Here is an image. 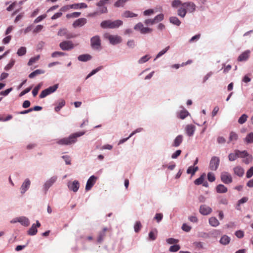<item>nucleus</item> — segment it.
<instances>
[{"label": "nucleus", "instance_id": "obj_1", "mask_svg": "<svg viewBox=\"0 0 253 253\" xmlns=\"http://www.w3.org/2000/svg\"><path fill=\"white\" fill-rule=\"evenodd\" d=\"M84 132H77L71 134L68 137H64L58 140L57 143L61 145H69L75 143L77 138L83 135Z\"/></svg>", "mask_w": 253, "mask_h": 253}, {"label": "nucleus", "instance_id": "obj_2", "mask_svg": "<svg viewBox=\"0 0 253 253\" xmlns=\"http://www.w3.org/2000/svg\"><path fill=\"white\" fill-rule=\"evenodd\" d=\"M123 24V22L121 20H116L113 21L108 20L103 21L100 24V26L103 29H115L122 26Z\"/></svg>", "mask_w": 253, "mask_h": 253}, {"label": "nucleus", "instance_id": "obj_3", "mask_svg": "<svg viewBox=\"0 0 253 253\" xmlns=\"http://www.w3.org/2000/svg\"><path fill=\"white\" fill-rule=\"evenodd\" d=\"M58 87V84H54L53 86H50L47 88L42 90L40 93L39 97L40 98H43L50 94L51 93L55 92Z\"/></svg>", "mask_w": 253, "mask_h": 253}, {"label": "nucleus", "instance_id": "obj_4", "mask_svg": "<svg viewBox=\"0 0 253 253\" xmlns=\"http://www.w3.org/2000/svg\"><path fill=\"white\" fill-rule=\"evenodd\" d=\"M91 46L93 49H99L101 47V40L98 36H95L90 39Z\"/></svg>", "mask_w": 253, "mask_h": 253}, {"label": "nucleus", "instance_id": "obj_5", "mask_svg": "<svg viewBox=\"0 0 253 253\" xmlns=\"http://www.w3.org/2000/svg\"><path fill=\"white\" fill-rule=\"evenodd\" d=\"M60 48L63 50H70L74 48V44L70 41H64L59 44Z\"/></svg>", "mask_w": 253, "mask_h": 253}, {"label": "nucleus", "instance_id": "obj_6", "mask_svg": "<svg viewBox=\"0 0 253 253\" xmlns=\"http://www.w3.org/2000/svg\"><path fill=\"white\" fill-rule=\"evenodd\" d=\"M104 37L110 41V43L113 44L120 43L122 41L121 38L118 36H113L108 34H105Z\"/></svg>", "mask_w": 253, "mask_h": 253}, {"label": "nucleus", "instance_id": "obj_7", "mask_svg": "<svg viewBox=\"0 0 253 253\" xmlns=\"http://www.w3.org/2000/svg\"><path fill=\"white\" fill-rule=\"evenodd\" d=\"M219 162L218 157L215 156L212 157L210 163V169L212 170H216L218 167Z\"/></svg>", "mask_w": 253, "mask_h": 253}, {"label": "nucleus", "instance_id": "obj_8", "mask_svg": "<svg viewBox=\"0 0 253 253\" xmlns=\"http://www.w3.org/2000/svg\"><path fill=\"white\" fill-rule=\"evenodd\" d=\"M220 178L221 181L225 184H228L232 182V177L231 174L227 172H222L221 173Z\"/></svg>", "mask_w": 253, "mask_h": 253}, {"label": "nucleus", "instance_id": "obj_9", "mask_svg": "<svg viewBox=\"0 0 253 253\" xmlns=\"http://www.w3.org/2000/svg\"><path fill=\"white\" fill-rule=\"evenodd\" d=\"M97 178L94 175L91 176L87 180L86 184L85 186V190L86 191L89 190L94 184L95 183Z\"/></svg>", "mask_w": 253, "mask_h": 253}, {"label": "nucleus", "instance_id": "obj_10", "mask_svg": "<svg viewBox=\"0 0 253 253\" xmlns=\"http://www.w3.org/2000/svg\"><path fill=\"white\" fill-rule=\"evenodd\" d=\"M199 211L203 215H208L211 212L212 209L206 205H203L200 206Z\"/></svg>", "mask_w": 253, "mask_h": 253}, {"label": "nucleus", "instance_id": "obj_11", "mask_svg": "<svg viewBox=\"0 0 253 253\" xmlns=\"http://www.w3.org/2000/svg\"><path fill=\"white\" fill-rule=\"evenodd\" d=\"M183 6L186 7L187 12H193L196 9V5L193 2H186L183 3Z\"/></svg>", "mask_w": 253, "mask_h": 253}, {"label": "nucleus", "instance_id": "obj_12", "mask_svg": "<svg viewBox=\"0 0 253 253\" xmlns=\"http://www.w3.org/2000/svg\"><path fill=\"white\" fill-rule=\"evenodd\" d=\"M31 185V181L27 178L25 180L24 182L22 183L20 187V192L22 194L25 193V192L28 189Z\"/></svg>", "mask_w": 253, "mask_h": 253}, {"label": "nucleus", "instance_id": "obj_13", "mask_svg": "<svg viewBox=\"0 0 253 253\" xmlns=\"http://www.w3.org/2000/svg\"><path fill=\"white\" fill-rule=\"evenodd\" d=\"M57 179V176H54L51 177L49 179L47 180L44 185V188L46 191H47L50 186H51L53 183L55 182Z\"/></svg>", "mask_w": 253, "mask_h": 253}, {"label": "nucleus", "instance_id": "obj_14", "mask_svg": "<svg viewBox=\"0 0 253 253\" xmlns=\"http://www.w3.org/2000/svg\"><path fill=\"white\" fill-rule=\"evenodd\" d=\"M79 186L80 183L77 180H75L72 183H70L68 184L69 189L71 190H72L74 192H76L78 190Z\"/></svg>", "mask_w": 253, "mask_h": 253}, {"label": "nucleus", "instance_id": "obj_15", "mask_svg": "<svg viewBox=\"0 0 253 253\" xmlns=\"http://www.w3.org/2000/svg\"><path fill=\"white\" fill-rule=\"evenodd\" d=\"M107 231H109V229H108L107 227H104L103 230L100 231L99 234L97 237V242L98 243H101L102 241L103 240L104 237L106 236V232Z\"/></svg>", "mask_w": 253, "mask_h": 253}, {"label": "nucleus", "instance_id": "obj_16", "mask_svg": "<svg viewBox=\"0 0 253 253\" xmlns=\"http://www.w3.org/2000/svg\"><path fill=\"white\" fill-rule=\"evenodd\" d=\"M86 23L85 18H82L76 20L73 24L74 27H81Z\"/></svg>", "mask_w": 253, "mask_h": 253}, {"label": "nucleus", "instance_id": "obj_17", "mask_svg": "<svg viewBox=\"0 0 253 253\" xmlns=\"http://www.w3.org/2000/svg\"><path fill=\"white\" fill-rule=\"evenodd\" d=\"M250 51L247 50L242 53L238 58V61L240 62L246 61L249 57Z\"/></svg>", "mask_w": 253, "mask_h": 253}, {"label": "nucleus", "instance_id": "obj_18", "mask_svg": "<svg viewBox=\"0 0 253 253\" xmlns=\"http://www.w3.org/2000/svg\"><path fill=\"white\" fill-rule=\"evenodd\" d=\"M234 173L239 177H242L244 174V169L240 166L235 167L234 169Z\"/></svg>", "mask_w": 253, "mask_h": 253}, {"label": "nucleus", "instance_id": "obj_19", "mask_svg": "<svg viewBox=\"0 0 253 253\" xmlns=\"http://www.w3.org/2000/svg\"><path fill=\"white\" fill-rule=\"evenodd\" d=\"M183 141V136L181 135H179L174 139L173 142L172 144L173 147H178Z\"/></svg>", "mask_w": 253, "mask_h": 253}, {"label": "nucleus", "instance_id": "obj_20", "mask_svg": "<svg viewBox=\"0 0 253 253\" xmlns=\"http://www.w3.org/2000/svg\"><path fill=\"white\" fill-rule=\"evenodd\" d=\"M187 13L186 7L183 6V3L181 4V7L177 10V14L183 18L185 17Z\"/></svg>", "mask_w": 253, "mask_h": 253}, {"label": "nucleus", "instance_id": "obj_21", "mask_svg": "<svg viewBox=\"0 0 253 253\" xmlns=\"http://www.w3.org/2000/svg\"><path fill=\"white\" fill-rule=\"evenodd\" d=\"M137 16V14L129 10H126L122 13V17L124 18H133Z\"/></svg>", "mask_w": 253, "mask_h": 253}, {"label": "nucleus", "instance_id": "obj_22", "mask_svg": "<svg viewBox=\"0 0 253 253\" xmlns=\"http://www.w3.org/2000/svg\"><path fill=\"white\" fill-rule=\"evenodd\" d=\"M216 191L218 193H225L227 192V188L223 184H219L216 187Z\"/></svg>", "mask_w": 253, "mask_h": 253}, {"label": "nucleus", "instance_id": "obj_23", "mask_svg": "<svg viewBox=\"0 0 253 253\" xmlns=\"http://www.w3.org/2000/svg\"><path fill=\"white\" fill-rule=\"evenodd\" d=\"M186 132L189 136H192L195 131V126L192 125H188L186 127Z\"/></svg>", "mask_w": 253, "mask_h": 253}, {"label": "nucleus", "instance_id": "obj_24", "mask_svg": "<svg viewBox=\"0 0 253 253\" xmlns=\"http://www.w3.org/2000/svg\"><path fill=\"white\" fill-rule=\"evenodd\" d=\"M209 224L213 227H216L219 225V222L215 217H211L209 220Z\"/></svg>", "mask_w": 253, "mask_h": 253}, {"label": "nucleus", "instance_id": "obj_25", "mask_svg": "<svg viewBox=\"0 0 253 253\" xmlns=\"http://www.w3.org/2000/svg\"><path fill=\"white\" fill-rule=\"evenodd\" d=\"M44 71L41 69H37L29 75V78H34L36 76L44 73Z\"/></svg>", "mask_w": 253, "mask_h": 253}, {"label": "nucleus", "instance_id": "obj_26", "mask_svg": "<svg viewBox=\"0 0 253 253\" xmlns=\"http://www.w3.org/2000/svg\"><path fill=\"white\" fill-rule=\"evenodd\" d=\"M70 8L73 9L86 8L87 5L85 3H75L70 5Z\"/></svg>", "mask_w": 253, "mask_h": 253}, {"label": "nucleus", "instance_id": "obj_27", "mask_svg": "<svg viewBox=\"0 0 253 253\" xmlns=\"http://www.w3.org/2000/svg\"><path fill=\"white\" fill-rule=\"evenodd\" d=\"M91 56L89 54H82L78 56V59L79 61L85 62L91 59Z\"/></svg>", "mask_w": 253, "mask_h": 253}, {"label": "nucleus", "instance_id": "obj_28", "mask_svg": "<svg viewBox=\"0 0 253 253\" xmlns=\"http://www.w3.org/2000/svg\"><path fill=\"white\" fill-rule=\"evenodd\" d=\"M18 221L25 226H28L30 224L29 220L25 217H21L18 218Z\"/></svg>", "mask_w": 253, "mask_h": 253}, {"label": "nucleus", "instance_id": "obj_29", "mask_svg": "<svg viewBox=\"0 0 253 253\" xmlns=\"http://www.w3.org/2000/svg\"><path fill=\"white\" fill-rule=\"evenodd\" d=\"M230 238L227 235H223L220 240V244L226 245L229 243Z\"/></svg>", "mask_w": 253, "mask_h": 253}, {"label": "nucleus", "instance_id": "obj_30", "mask_svg": "<svg viewBox=\"0 0 253 253\" xmlns=\"http://www.w3.org/2000/svg\"><path fill=\"white\" fill-rule=\"evenodd\" d=\"M158 231L156 229H154L150 232L149 233V239L150 240L154 241L156 239Z\"/></svg>", "mask_w": 253, "mask_h": 253}, {"label": "nucleus", "instance_id": "obj_31", "mask_svg": "<svg viewBox=\"0 0 253 253\" xmlns=\"http://www.w3.org/2000/svg\"><path fill=\"white\" fill-rule=\"evenodd\" d=\"M65 100L63 99H60L58 101L57 106L55 107V111L56 112H58L61 109V108L65 105Z\"/></svg>", "mask_w": 253, "mask_h": 253}, {"label": "nucleus", "instance_id": "obj_32", "mask_svg": "<svg viewBox=\"0 0 253 253\" xmlns=\"http://www.w3.org/2000/svg\"><path fill=\"white\" fill-rule=\"evenodd\" d=\"M37 229L36 225L33 224L30 229L29 230L28 233L30 235H35L37 233Z\"/></svg>", "mask_w": 253, "mask_h": 253}, {"label": "nucleus", "instance_id": "obj_33", "mask_svg": "<svg viewBox=\"0 0 253 253\" xmlns=\"http://www.w3.org/2000/svg\"><path fill=\"white\" fill-rule=\"evenodd\" d=\"M170 22L176 26H179L181 24L180 21L176 17H171L169 18Z\"/></svg>", "mask_w": 253, "mask_h": 253}, {"label": "nucleus", "instance_id": "obj_34", "mask_svg": "<svg viewBox=\"0 0 253 253\" xmlns=\"http://www.w3.org/2000/svg\"><path fill=\"white\" fill-rule=\"evenodd\" d=\"M245 141L248 144L253 143V132H251L247 135Z\"/></svg>", "mask_w": 253, "mask_h": 253}, {"label": "nucleus", "instance_id": "obj_35", "mask_svg": "<svg viewBox=\"0 0 253 253\" xmlns=\"http://www.w3.org/2000/svg\"><path fill=\"white\" fill-rule=\"evenodd\" d=\"M189 115L188 112L185 109H183L180 111L178 115V117L181 119H185Z\"/></svg>", "mask_w": 253, "mask_h": 253}, {"label": "nucleus", "instance_id": "obj_36", "mask_svg": "<svg viewBox=\"0 0 253 253\" xmlns=\"http://www.w3.org/2000/svg\"><path fill=\"white\" fill-rule=\"evenodd\" d=\"M40 58V56L39 55H38L35 57L31 58L30 59L29 62H28V66L32 65L34 63H35L37 61H38L39 60Z\"/></svg>", "mask_w": 253, "mask_h": 253}, {"label": "nucleus", "instance_id": "obj_37", "mask_svg": "<svg viewBox=\"0 0 253 253\" xmlns=\"http://www.w3.org/2000/svg\"><path fill=\"white\" fill-rule=\"evenodd\" d=\"M42 85V83H40L33 89L32 94L34 97L38 94L39 90L40 89Z\"/></svg>", "mask_w": 253, "mask_h": 253}, {"label": "nucleus", "instance_id": "obj_38", "mask_svg": "<svg viewBox=\"0 0 253 253\" xmlns=\"http://www.w3.org/2000/svg\"><path fill=\"white\" fill-rule=\"evenodd\" d=\"M198 167H194L193 166H190L187 169V173L188 174H191L192 175H194L196 171L198 170Z\"/></svg>", "mask_w": 253, "mask_h": 253}, {"label": "nucleus", "instance_id": "obj_39", "mask_svg": "<svg viewBox=\"0 0 253 253\" xmlns=\"http://www.w3.org/2000/svg\"><path fill=\"white\" fill-rule=\"evenodd\" d=\"M236 152L238 155V158H245L246 156H248V152L246 151H240L239 150H236Z\"/></svg>", "mask_w": 253, "mask_h": 253}, {"label": "nucleus", "instance_id": "obj_40", "mask_svg": "<svg viewBox=\"0 0 253 253\" xmlns=\"http://www.w3.org/2000/svg\"><path fill=\"white\" fill-rule=\"evenodd\" d=\"M205 179V174L202 175L199 178L196 179L194 181V183L196 185H200L201 184H203V182L204 181Z\"/></svg>", "mask_w": 253, "mask_h": 253}, {"label": "nucleus", "instance_id": "obj_41", "mask_svg": "<svg viewBox=\"0 0 253 253\" xmlns=\"http://www.w3.org/2000/svg\"><path fill=\"white\" fill-rule=\"evenodd\" d=\"M248 118V116L244 114H243L239 119L238 120V123L240 124H243L244 123H245L247 120V118Z\"/></svg>", "mask_w": 253, "mask_h": 253}, {"label": "nucleus", "instance_id": "obj_42", "mask_svg": "<svg viewBox=\"0 0 253 253\" xmlns=\"http://www.w3.org/2000/svg\"><path fill=\"white\" fill-rule=\"evenodd\" d=\"M238 158L236 150L234 153H230L228 156L229 160L230 161H235Z\"/></svg>", "mask_w": 253, "mask_h": 253}, {"label": "nucleus", "instance_id": "obj_43", "mask_svg": "<svg viewBox=\"0 0 253 253\" xmlns=\"http://www.w3.org/2000/svg\"><path fill=\"white\" fill-rule=\"evenodd\" d=\"M26 53V48L24 46L21 47L20 48L18 49L17 54L18 55V56H23L25 55Z\"/></svg>", "mask_w": 253, "mask_h": 253}, {"label": "nucleus", "instance_id": "obj_44", "mask_svg": "<svg viewBox=\"0 0 253 253\" xmlns=\"http://www.w3.org/2000/svg\"><path fill=\"white\" fill-rule=\"evenodd\" d=\"M68 32L67 29L63 28L59 30L58 32V35L59 36H66L67 33Z\"/></svg>", "mask_w": 253, "mask_h": 253}, {"label": "nucleus", "instance_id": "obj_45", "mask_svg": "<svg viewBox=\"0 0 253 253\" xmlns=\"http://www.w3.org/2000/svg\"><path fill=\"white\" fill-rule=\"evenodd\" d=\"M238 136L237 134H236L234 132H231L230 134L229 141L237 140L238 139Z\"/></svg>", "mask_w": 253, "mask_h": 253}, {"label": "nucleus", "instance_id": "obj_46", "mask_svg": "<svg viewBox=\"0 0 253 253\" xmlns=\"http://www.w3.org/2000/svg\"><path fill=\"white\" fill-rule=\"evenodd\" d=\"M245 159L243 160V162L246 164H249V163H251L253 160V157L251 155H250L249 154H248V156H246Z\"/></svg>", "mask_w": 253, "mask_h": 253}, {"label": "nucleus", "instance_id": "obj_47", "mask_svg": "<svg viewBox=\"0 0 253 253\" xmlns=\"http://www.w3.org/2000/svg\"><path fill=\"white\" fill-rule=\"evenodd\" d=\"M142 227L140 221H137L134 226V229L135 232L137 233L138 232L141 228Z\"/></svg>", "mask_w": 253, "mask_h": 253}, {"label": "nucleus", "instance_id": "obj_48", "mask_svg": "<svg viewBox=\"0 0 253 253\" xmlns=\"http://www.w3.org/2000/svg\"><path fill=\"white\" fill-rule=\"evenodd\" d=\"M66 55V53L60 51H55L51 54V57L53 58L57 57V56H62Z\"/></svg>", "mask_w": 253, "mask_h": 253}, {"label": "nucleus", "instance_id": "obj_49", "mask_svg": "<svg viewBox=\"0 0 253 253\" xmlns=\"http://www.w3.org/2000/svg\"><path fill=\"white\" fill-rule=\"evenodd\" d=\"M15 63V60L14 59H11L9 63L4 67V70L8 71L10 70L14 65Z\"/></svg>", "mask_w": 253, "mask_h": 253}, {"label": "nucleus", "instance_id": "obj_50", "mask_svg": "<svg viewBox=\"0 0 253 253\" xmlns=\"http://www.w3.org/2000/svg\"><path fill=\"white\" fill-rule=\"evenodd\" d=\"M169 46H168L165 48L160 51L156 56V59L159 58L163 55H164L167 51L169 49Z\"/></svg>", "mask_w": 253, "mask_h": 253}, {"label": "nucleus", "instance_id": "obj_51", "mask_svg": "<svg viewBox=\"0 0 253 253\" xmlns=\"http://www.w3.org/2000/svg\"><path fill=\"white\" fill-rule=\"evenodd\" d=\"M102 69V67L100 66L95 69L93 70L86 77V79L89 78L94 74H96L97 72H98L99 71H100Z\"/></svg>", "mask_w": 253, "mask_h": 253}, {"label": "nucleus", "instance_id": "obj_52", "mask_svg": "<svg viewBox=\"0 0 253 253\" xmlns=\"http://www.w3.org/2000/svg\"><path fill=\"white\" fill-rule=\"evenodd\" d=\"M143 28H144V26H143V24L141 22H139L135 25L134 29V30H135L136 31H140L141 33V31H142V29H143Z\"/></svg>", "mask_w": 253, "mask_h": 253}, {"label": "nucleus", "instance_id": "obj_53", "mask_svg": "<svg viewBox=\"0 0 253 253\" xmlns=\"http://www.w3.org/2000/svg\"><path fill=\"white\" fill-rule=\"evenodd\" d=\"M180 247L178 245H174L170 247L169 251L171 252H176L180 249Z\"/></svg>", "mask_w": 253, "mask_h": 253}, {"label": "nucleus", "instance_id": "obj_54", "mask_svg": "<svg viewBox=\"0 0 253 253\" xmlns=\"http://www.w3.org/2000/svg\"><path fill=\"white\" fill-rule=\"evenodd\" d=\"M183 3H182L180 0H174L171 3V6L173 7H177L178 6L181 5Z\"/></svg>", "mask_w": 253, "mask_h": 253}, {"label": "nucleus", "instance_id": "obj_55", "mask_svg": "<svg viewBox=\"0 0 253 253\" xmlns=\"http://www.w3.org/2000/svg\"><path fill=\"white\" fill-rule=\"evenodd\" d=\"M47 16V15L44 14L42 15L38 16L37 18H36L34 20L35 23H37L45 18Z\"/></svg>", "mask_w": 253, "mask_h": 253}, {"label": "nucleus", "instance_id": "obj_56", "mask_svg": "<svg viewBox=\"0 0 253 253\" xmlns=\"http://www.w3.org/2000/svg\"><path fill=\"white\" fill-rule=\"evenodd\" d=\"M156 23L161 21L164 19V15L163 14H159L154 18Z\"/></svg>", "mask_w": 253, "mask_h": 253}, {"label": "nucleus", "instance_id": "obj_57", "mask_svg": "<svg viewBox=\"0 0 253 253\" xmlns=\"http://www.w3.org/2000/svg\"><path fill=\"white\" fill-rule=\"evenodd\" d=\"M150 59V57L146 55L141 57L138 61L139 63L142 64L146 62Z\"/></svg>", "mask_w": 253, "mask_h": 253}, {"label": "nucleus", "instance_id": "obj_58", "mask_svg": "<svg viewBox=\"0 0 253 253\" xmlns=\"http://www.w3.org/2000/svg\"><path fill=\"white\" fill-rule=\"evenodd\" d=\"M208 179L209 181L213 182L215 179L214 174L211 172H209L208 173Z\"/></svg>", "mask_w": 253, "mask_h": 253}, {"label": "nucleus", "instance_id": "obj_59", "mask_svg": "<svg viewBox=\"0 0 253 253\" xmlns=\"http://www.w3.org/2000/svg\"><path fill=\"white\" fill-rule=\"evenodd\" d=\"M248 198L247 197H243L242 199H241L240 200H239V201L238 202V207L237 209L238 210H239V207L240 206V205L247 202L248 201Z\"/></svg>", "mask_w": 253, "mask_h": 253}, {"label": "nucleus", "instance_id": "obj_60", "mask_svg": "<svg viewBox=\"0 0 253 253\" xmlns=\"http://www.w3.org/2000/svg\"><path fill=\"white\" fill-rule=\"evenodd\" d=\"M253 175V167L248 169L246 173V177L248 178H251Z\"/></svg>", "mask_w": 253, "mask_h": 253}, {"label": "nucleus", "instance_id": "obj_61", "mask_svg": "<svg viewBox=\"0 0 253 253\" xmlns=\"http://www.w3.org/2000/svg\"><path fill=\"white\" fill-rule=\"evenodd\" d=\"M144 23L147 25H152L156 23L154 19H147L144 21Z\"/></svg>", "mask_w": 253, "mask_h": 253}, {"label": "nucleus", "instance_id": "obj_62", "mask_svg": "<svg viewBox=\"0 0 253 253\" xmlns=\"http://www.w3.org/2000/svg\"><path fill=\"white\" fill-rule=\"evenodd\" d=\"M81 15V12H74L70 14H67V18H71V17H78Z\"/></svg>", "mask_w": 253, "mask_h": 253}, {"label": "nucleus", "instance_id": "obj_63", "mask_svg": "<svg viewBox=\"0 0 253 253\" xmlns=\"http://www.w3.org/2000/svg\"><path fill=\"white\" fill-rule=\"evenodd\" d=\"M43 26L41 25H37L33 30V33H38L41 32L43 29Z\"/></svg>", "mask_w": 253, "mask_h": 253}, {"label": "nucleus", "instance_id": "obj_64", "mask_svg": "<svg viewBox=\"0 0 253 253\" xmlns=\"http://www.w3.org/2000/svg\"><path fill=\"white\" fill-rule=\"evenodd\" d=\"M182 229L185 232H189L191 229V227L186 223H184L182 226Z\"/></svg>", "mask_w": 253, "mask_h": 253}]
</instances>
